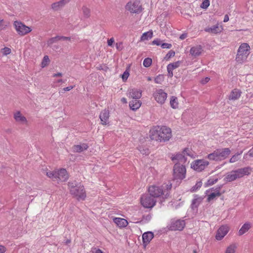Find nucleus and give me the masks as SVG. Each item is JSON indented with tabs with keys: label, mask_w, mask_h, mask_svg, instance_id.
Here are the masks:
<instances>
[{
	"label": "nucleus",
	"mask_w": 253,
	"mask_h": 253,
	"mask_svg": "<svg viewBox=\"0 0 253 253\" xmlns=\"http://www.w3.org/2000/svg\"><path fill=\"white\" fill-rule=\"evenodd\" d=\"M151 138L160 142L169 141L171 137L170 128L166 126H156L150 131Z\"/></svg>",
	"instance_id": "1"
},
{
	"label": "nucleus",
	"mask_w": 253,
	"mask_h": 253,
	"mask_svg": "<svg viewBox=\"0 0 253 253\" xmlns=\"http://www.w3.org/2000/svg\"><path fill=\"white\" fill-rule=\"evenodd\" d=\"M70 194L79 201L84 200L86 197L84 186L76 181L69 182L68 183Z\"/></svg>",
	"instance_id": "2"
},
{
	"label": "nucleus",
	"mask_w": 253,
	"mask_h": 253,
	"mask_svg": "<svg viewBox=\"0 0 253 253\" xmlns=\"http://www.w3.org/2000/svg\"><path fill=\"white\" fill-rule=\"evenodd\" d=\"M230 153L231 151L228 148L217 149L208 155L207 158L211 161H221L226 159Z\"/></svg>",
	"instance_id": "3"
},
{
	"label": "nucleus",
	"mask_w": 253,
	"mask_h": 253,
	"mask_svg": "<svg viewBox=\"0 0 253 253\" xmlns=\"http://www.w3.org/2000/svg\"><path fill=\"white\" fill-rule=\"evenodd\" d=\"M251 47L247 43H242L237 51L236 57L237 62L242 63L245 61L250 53Z\"/></svg>",
	"instance_id": "4"
},
{
	"label": "nucleus",
	"mask_w": 253,
	"mask_h": 253,
	"mask_svg": "<svg viewBox=\"0 0 253 253\" xmlns=\"http://www.w3.org/2000/svg\"><path fill=\"white\" fill-rule=\"evenodd\" d=\"M167 186V190L166 191H164L162 187L152 185L148 188L149 194L155 199L159 197L161 195H164L165 198H167L169 196L168 189H171V184H170L169 186Z\"/></svg>",
	"instance_id": "5"
},
{
	"label": "nucleus",
	"mask_w": 253,
	"mask_h": 253,
	"mask_svg": "<svg viewBox=\"0 0 253 253\" xmlns=\"http://www.w3.org/2000/svg\"><path fill=\"white\" fill-rule=\"evenodd\" d=\"M186 169L185 167L176 163L173 168V178L174 180H182L185 177Z\"/></svg>",
	"instance_id": "6"
},
{
	"label": "nucleus",
	"mask_w": 253,
	"mask_h": 253,
	"mask_svg": "<svg viewBox=\"0 0 253 253\" xmlns=\"http://www.w3.org/2000/svg\"><path fill=\"white\" fill-rule=\"evenodd\" d=\"M126 9L131 13L139 14L142 11V7L139 0H131L126 4Z\"/></svg>",
	"instance_id": "7"
},
{
	"label": "nucleus",
	"mask_w": 253,
	"mask_h": 253,
	"mask_svg": "<svg viewBox=\"0 0 253 253\" xmlns=\"http://www.w3.org/2000/svg\"><path fill=\"white\" fill-rule=\"evenodd\" d=\"M140 202L144 208L151 209L155 206L156 200L150 194H144L141 197Z\"/></svg>",
	"instance_id": "8"
},
{
	"label": "nucleus",
	"mask_w": 253,
	"mask_h": 253,
	"mask_svg": "<svg viewBox=\"0 0 253 253\" xmlns=\"http://www.w3.org/2000/svg\"><path fill=\"white\" fill-rule=\"evenodd\" d=\"M13 25L17 33L22 36L27 35L32 31L30 27L27 26L20 21H16Z\"/></svg>",
	"instance_id": "9"
},
{
	"label": "nucleus",
	"mask_w": 253,
	"mask_h": 253,
	"mask_svg": "<svg viewBox=\"0 0 253 253\" xmlns=\"http://www.w3.org/2000/svg\"><path fill=\"white\" fill-rule=\"evenodd\" d=\"M209 165V162L204 159L196 160L191 164L192 169L198 172L204 170Z\"/></svg>",
	"instance_id": "10"
},
{
	"label": "nucleus",
	"mask_w": 253,
	"mask_h": 253,
	"mask_svg": "<svg viewBox=\"0 0 253 253\" xmlns=\"http://www.w3.org/2000/svg\"><path fill=\"white\" fill-rule=\"evenodd\" d=\"M153 96L158 103L163 104L165 103L167 98V93L163 89H159L154 92Z\"/></svg>",
	"instance_id": "11"
},
{
	"label": "nucleus",
	"mask_w": 253,
	"mask_h": 253,
	"mask_svg": "<svg viewBox=\"0 0 253 253\" xmlns=\"http://www.w3.org/2000/svg\"><path fill=\"white\" fill-rule=\"evenodd\" d=\"M185 226V222L182 219H172L171 221L169 229L173 231H181Z\"/></svg>",
	"instance_id": "12"
},
{
	"label": "nucleus",
	"mask_w": 253,
	"mask_h": 253,
	"mask_svg": "<svg viewBox=\"0 0 253 253\" xmlns=\"http://www.w3.org/2000/svg\"><path fill=\"white\" fill-rule=\"evenodd\" d=\"M229 231V227L227 225H222L216 232L215 239L217 240H222Z\"/></svg>",
	"instance_id": "13"
},
{
	"label": "nucleus",
	"mask_w": 253,
	"mask_h": 253,
	"mask_svg": "<svg viewBox=\"0 0 253 253\" xmlns=\"http://www.w3.org/2000/svg\"><path fill=\"white\" fill-rule=\"evenodd\" d=\"M56 181L58 182H64L68 178V174L66 170L64 169H61L56 171Z\"/></svg>",
	"instance_id": "14"
},
{
	"label": "nucleus",
	"mask_w": 253,
	"mask_h": 253,
	"mask_svg": "<svg viewBox=\"0 0 253 253\" xmlns=\"http://www.w3.org/2000/svg\"><path fill=\"white\" fill-rule=\"evenodd\" d=\"M251 169L250 167H245L234 170L237 178H241L245 175L250 174Z\"/></svg>",
	"instance_id": "15"
},
{
	"label": "nucleus",
	"mask_w": 253,
	"mask_h": 253,
	"mask_svg": "<svg viewBox=\"0 0 253 253\" xmlns=\"http://www.w3.org/2000/svg\"><path fill=\"white\" fill-rule=\"evenodd\" d=\"M142 96V92L140 89L133 88L128 90V96L132 99H139Z\"/></svg>",
	"instance_id": "16"
},
{
	"label": "nucleus",
	"mask_w": 253,
	"mask_h": 253,
	"mask_svg": "<svg viewBox=\"0 0 253 253\" xmlns=\"http://www.w3.org/2000/svg\"><path fill=\"white\" fill-rule=\"evenodd\" d=\"M223 30L222 26H219L218 24L213 25L211 27H207L204 29L206 32L211 34H217L221 33Z\"/></svg>",
	"instance_id": "17"
},
{
	"label": "nucleus",
	"mask_w": 253,
	"mask_h": 253,
	"mask_svg": "<svg viewBox=\"0 0 253 253\" xmlns=\"http://www.w3.org/2000/svg\"><path fill=\"white\" fill-rule=\"evenodd\" d=\"M101 124L102 125H106L109 124V112L107 110L102 111L99 115Z\"/></svg>",
	"instance_id": "18"
},
{
	"label": "nucleus",
	"mask_w": 253,
	"mask_h": 253,
	"mask_svg": "<svg viewBox=\"0 0 253 253\" xmlns=\"http://www.w3.org/2000/svg\"><path fill=\"white\" fill-rule=\"evenodd\" d=\"M154 238V234L152 232H146L142 235V241L144 246L145 247Z\"/></svg>",
	"instance_id": "19"
},
{
	"label": "nucleus",
	"mask_w": 253,
	"mask_h": 253,
	"mask_svg": "<svg viewBox=\"0 0 253 253\" xmlns=\"http://www.w3.org/2000/svg\"><path fill=\"white\" fill-rule=\"evenodd\" d=\"M203 198L197 195H194V198L192 200L191 208L193 210H197L198 207L203 201Z\"/></svg>",
	"instance_id": "20"
},
{
	"label": "nucleus",
	"mask_w": 253,
	"mask_h": 253,
	"mask_svg": "<svg viewBox=\"0 0 253 253\" xmlns=\"http://www.w3.org/2000/svg\"><path fill=\"white\" fill-rule=\"evenodd\" d=\"M180 64V62L179 61L173 62L172 63H170L167 66V71L168 72V76L169 77L171 78L173 76V70L177 68H178Z\"/></svg>",
	"instance_id": "21"
},
{
	"label": "nucleus",
	"mask_w": 253,
	"mask_h": 253,
	"mask_svg": "<svg viewBox=\"0 0 253 253\" xmlns=\"http://www.w3.org/2000/svg\"><path fill=\"white\" fill-rule=\"evenodd\" d=\"M70 0H61L54 2L51 4V8L54 11H57L64 6Z\"/></svg>",
	"instance_id": "22"
},
{
	"label": "nucleus",
	"mask_w": 253,
	"mask_h": 253,
	"mask_svg": "<svg viewBox=\"0 0 253 253\" xmlns=\"http://www.w3.org/2000/svg\"><path fill=\"white\" fill-rule=\"evenodd\" d=\"M70 40H71L70 37L57 36L55 37H53V38L49 39L47 42V44L48 46H50L53 43L57 42L58 41H60V40L70 41Z\"/></svg>",
	"instance_id": "23"
},
{
	"label": "nucleus",
	"mask_w": 253,
	"mask_h": 253,
	"mask_svg": "<svg viewBox=\"0 0 253 253\" xmlns=\"http://www.w3.org/2000/svg\"><path fill=\"white\" fill-rule=\"evenodd\" d=\"M202 51L201 45H196L191 48L190 53L193 56L197 57L201 55Z\"/></svg>",
	"instance_id": "24"
},
{
	"label": "nucleus",
	"mask_w": 253,
	"mask_h": 253,
	"mask_svg": "<svg viewBox=\"0 0 253 253\" xmlns=\"http://www.w3.org/2000/svg\"><path fill=\"white\" fill-rule=\"evenodd\" d=\"M88 146L86 143H82L78 145H75L73 147L74 152L81 153L88 149Z\"/></svg>",
	"instance_id": "25"
},
{
	"label": "nucleus",
	"mask_w": 253,
	"mask_h": 253,
	"mask_svg": "<svg viewBox=\"0 0 253 253\" xmlns=\"http://www.w3.org/2000/svg\"><path fill=\"white\" fill-rule=\"evenodd\" d=\"M114 222L120 227H125L127 225L126 220L120 217H115L113 219Z\"/></svg>",
	"instance_id": "26"
},
{
	"label": "nucleus",
	"mask_w": 253,
	"mask_h": 253,
	"mask_svg": "<svg viewBox=\"0 0 253 253\" xmlns=\"http://www.w3.org/2000/svg\"><path fill=\"white\" fill-rule=\"evenodd\" d=\"M141 102L138 100V99H133L129 103V106L132 110L138 109L141 106Z\"/></svg>",
	"instance_id": "27"
},
{
	"label": "nucleus",
	"mask_w": 253,
	"mask_h": 253,
	"mask_svg": "<svg viewBox=\"0 0 253 253\" xmlns=\"http://www.w3.org/2000/svg\"><path fill=\"white\" fill-rule=\"evenodd\" d=\"M241 93L242 92L240 90L236 88L234 89L231 91L229 99L233 100H237L240 98Z\"/></svg>",
	"instance_id": "28"
},
{
	"label": "nucleus",
	"mask_w": 253,
	"mask_h": 253,
	"mask_svg": "<svg viewBox=\"0 0 253 253\" xmlns=\"http://www.w3.org/2000/svg\"><path fill=\"white\" fill-rule=\"evenodd\" d=\"M14 118L16 122L19 123L24 124L26 123L27 122L26 118L19 111L16 112L14 114Z\"/></svg>",
	"instance_id": "29"
},
{
	"label": "nucleus",
	"mask_w": 253,
	"mask_h": 253,
	"mask_svg": "<svg viewBox=\"0 0 253 253\" xmlns=\"http://www.w3.org/2000/svg\"><path fill=\"white\" fill-rule=\"evenodd\" d=\"M251 228V224L250 222H246L244 223L241 228L240 229L238 234L239 236H242Z\"/></svg>",
	"instance_id": "30"
},
{
	"label": "nucleus",
	"mask_w": 253,
	"mask_h": 253,
	"mask_svg": "<svg viewBox=\"0 0 253 253\" xmlns=\"http://www.w3.org/2000/svg\"><path fill=\"white\" fill-rule=\"evenodd\" d=\"M237 179V176L234 170L227 173L224 178V180L226 182H232Z\"/></svg>",
	"instance_id": "31"
},
{
	"label": "nucleus",
	"mask_w": 253,
	"mask_h": 253,
	"mask_svg": "<svg viewBox=\"0 0 253 253\" xmlns=\"http://www.w3.org/2000/svg\"><path fill=\"white\" fill-rule=\"evenodd\" d=\"M172 161L177 160L178 163H185L186 161L187 158L182 154H177L171 158Z\"/></svg>",
	"instance_id": "32"
},
{
	"label": "nucleus",
	"mask_w": 253,
	"mask_h": 253,
	"mask_svg": "<svg viewBox=\"0 0 253 253\" xmlns=\"http://www.w3.org/2000/svg\"><path fill=\"white\" fill-rule=\"evenodd\" d=\"M243 151L242 150L240 152L236 153L229 160V163H234L238 161L240 159V155L243 153Z\"/></svg>",
	"instance_id": "33"
},
{
	"label": "nucleus",
	"mask_w": 253,
	"mask_h": 253,
	"mask_svg": "<svg viewBox=\"0 0 253 253\" xmlns=\"http://www.w3.org/2000/svg\"><path fill=\"white\" fill-rule=\"evenodd\" d=\"M153 37V32L152 31H148L147 32H145L142 34L140 38V40L145 41V40H148L149 39H151Z\"/></svg>",
	"instance_id": "34"
},
{
	"label": "nucleus",
	"mask_w": 253,
	"mask_h": 253,
	"mask_svg": "<svg viewBox=\"0 0 253 253\" xmlns=\"http://www.w3.org/2000/svg\"><path fill=\"white\" fill-rule=\"evenodd\" d=\"M170 106L173 108L176 109L178 108V103L177 98L175 96H172L170 98Z\"/></svg>",
	"instance_id": "35"
},
{
	"label": "nucleus",
	"mask_w": 253,
	"mask_h": 253,
	"mask_svg": "<svg viewBox=\"0 0 253 253\" xmlns=\"http://www.w3.org/2000/svg\"><path fill=\"white\" fill-rule=\"evenodd\" d=\"M152 218V215L151 214H148L147 215H144L142 216V219L139 221L140 223L142 224H145L148 223L150 221Z\"/></svg>",
	"instance_id": "36"
},
{
	"label": "nucleus",
	"mask_w": 253,
	"mask_h": 253,
	"mask_svg": "<svg viewBox=\"0 0 253 253\" xmlns=\"http://www.w3.org/2000/svg\"><path fill=\"white\" fill-rule=\"evenodd\" d=\"M221 195V193H215L214 192L211 193L208 196L207 201L210 202L214 199L216 197H219Z\"/></svg>",
	"instance_id": "37"
},
{
	"label": "nucleus",
	"mask_w": 253,
	"mask_h": 253,
	"mask_svg": "<svg viewBox=\"0 0 253 253\" xmlns=\"http://www.w3.org/2000/svg\"><path fill=\"white\" fill-rule=\"evenodd\" d=\"M82 10L84 16L85 18H87L90 16V10L89 8L87 7L86 6H83L82 7Z\"/></svg>",
	"instance_id": "38"
},
{
	"label": "nucleus",
	"mask_w": 253,
	"mask_h": 253,
	"mask_svg": "<svg viewBox=\"0 0 253 253\" xmlns=\"http://www.w3.org/2000/svg\"><path fill=\"white\" fill-rule=\"evenodd\" d=\"M56 171H49L46 172V175L49 177L51 178L53 180L56 181Z\"/></svg>",
	"instance_id": "39"
},
{
	"label": "nucleus",
	"mask_w": 253,
	"mask_h": 253,
	"mask_svg": "<svg viewBox=\"0 0 253 253\" xmlns=\"http://www.w3.org/2000/svg\"><path fill=\"white\" fill-rule=\"evenodd\" d=\"M152 63V60L150 58H146L144 59L143 65L145 67H150Z\"/></svg>",
	"instance_id": "40"
},
{
	"label": "nucleus",
	"mask_w": 253,
	"mask_h": 253,
	"mask_svg": "<svg viewBox=\"0 0 253 253\" xmlns=\"http://www.w3.org/2000/svg\"><path fill=\"white\" fill-rule=\"evenodd\" d=\"M0 52L2 53L3 55L6 56L11 52V50L9 47H5L1 49Z\"/></svg>",
	"instance_id": "41"
},
{
	"label": "nucleus",
	"mask_w": 253,
	"mask_h": 253,
	"mask_svg": "<svg viewBox=\"0 0 253 253\" xmlns=\"http://www.w3.org/2000/svg\"><path fill=\"white\" fill-rule=\"evenodd\" d=\"M248 157H253V148L250 149L247 153L244 155V159L248 160Z\"/></svg>",
	"instance_id": "42"
},
{
	"label": "nucleus",
	"mask_w": 253,
	"mask_h": 253,
	"mask_svg": "<svg viewBox=\"0 0 253 253\" xmlns=\"http://www.w3.org/2000/svg\"><path fill=\"white\" fill-rule=\"evenodd\" d=\"M236 247L235 245H231L227 247L225 251V253H234L235 252Z\"/></svg>",
	"instance_id": "43"
},
{
	"label": "nucleus",
	"mask_w": 253,
	"mask_h": 253,
	"mask_svg": "<svg viewBox=\"0 0 253 253\" xmlns=\"http://www.w3.org/2000/svg\"><path fill=\"white\" fill-rule=\"evenodd\" d=\"M49 62V59L48 58V56L47 55H45L42 59V67H44L48 64V62Z\"/></svg>",
	"instance_id": "44"
},
{
	"label": "nucleus",
	"mask_w": 253,
	"mask_h": 253,
	"mask_svg": "<svg viewBox=\"0 0 253 253\" xmlns=\"http://www.w3.org/2000/svg\"><path fill=\"white\" fill-rule=\"evenodd\" d=\"M154 81L157 84H161L164 81V77L162 75H159L155 78Z\"/></svg>",
	"instance_id": "45"
},
{
	"label": "nucleus",
	"mask_w": 253,
	"mask_h": 253,
	"mask_svg": "<svg viewBox=\"0 0 253 253\" xmlns=\"http://www.w3.org/2000/svg\"><path fill=\"white\" fill-rule=\"evenodd\" d=\"M210 5L209 0H204L201 4V7L203 9H207Z\"/></svg>",
	"instance_id": "46"
},
{
	"label": "nucleus",
	"mask_w": 253,
	"mask_h": 253,
	"mask_svg": "<svg viewBox=\"0 0 253 253\" xmlns=\"http://www.w3.org/2000/svg\"><path fill=\"white\" fill-rule=\"evenodd\" d=\"M175 55V52L172 50H169L168 53L166 54L165 59H168L171 57L174 56Z\"/></svg>",
	"instance_id": "47"
},
{
	"label": "nucleus",
	"mask_w": 253,
	"mask_h": 253,
	"mask_svg": "<svg viewBox=\"0 0 253 253\" xmlns=\"http://www.w3.org/2000/svg\"><path fill=\"white\" fill-rule=\"evenodd\" d=\"M201 186H202L201 182H199L197 183L196 184V185L195 186H194L193 187H192V188H191V191H192V192L195 191L197 189L201 187Z\"/></svg>",
	"instance_id": "48"
},
{
	"label": "nucleus",
	"mask_w": 253,
	"mask_h": 253,
	"mask_svg": "<svg viewBox=\"0 0 253 253\" xmlns=\"http://www.w3.org/2000/svg\"><path fill=\"white\" fill-rule=\"evenodd\" d=\"M129 72L127 71H126L124 72L123 75H122V78L123 81H126L128 76H129Z\"/></svg>",
	"instance_id": "49"
},
{
	"label": "nucleus",
	"mask_w": 253,
	"mask_h": 253,
	"mask_svg": "<svg viewBox=\"0 0 253 253\" xmlns=\"http://www.w3.org/2000/svg\"><path fill=\"white\" fill-rule=\"evenodd\" d=\"M161 44H162V41L159 39H156L152 42V44H154V45L161 46Z\"/></svg>",
	"instance_id": "50"
},
{
	"label": "nucleus",
	"mask_w": 253,
	"mask_h": 253,
	"mask_svg": "<svg viewBox=\"0 0 253 253\" xmlns=\"http://www.w3.org/2000/svg\"><path fill=\"white\" fill-rule=\"evenodd\" d=\"M139 151L143 155H148L149 154V150L148 149H142L141 147H139Z\"/></svg>",
	"instance_id": "51"
},
{
	"label": "nucleus",
	"mask_w": 253,
	"mask_h": 253,
	"mask_svg": "<svg viewBox=\"0 0 253 253\" xmlns=\"http://www.w3.org/2000/svg\"><path fill=\"white\" fill-rule=\"evenodd\" d=\"M172 45L170 43H162L161 44V47L163 48H167V49H169L171 47Z\"/></svg>",
	"instance_id": "52"
},
{
	"label": "nucleus",
	"mask_w": 253,
	"mask_h": 253,
	"mask_svg": "<svg viewBox=\"0 0 253 253\" xmlns=\"http://www.w3.org/2000/svg\"><path fill=\"white\" fill-rule=\"evenodd\" d=\"M6 24H5L3 21V20L0 21V30H3L5 29L6 27Z\"/></svg>",
	"instance_id": "53"
},
{
	"label": "nucleus",
	"mask_w": 253,
	"mask_h": 253,
	"mask_svg": "<svg viewBox=\"0 0 253 253\" xmlns=\"http://www.w3.org/2000/svg\"><path fill=\"white\" fill-rule=\"evenodd\" d=\"M218 179H210L208 181V184L209 185H212L217 182Z\"/></svg>",
	"instance_id": "54"
},
{
	"label": "nucleus",
	"mask_w": 253,
	"mask_h": 253,
	"mask_svg": "<svg viewBox=\"0 0 253 253\" xmlns=\"http://www.w3.org/2000/svg\"><path fill=\"white\" fill-rule=\"evenodd\" d=\"M97 68L99 70H103L106 71L108 69V67L104 65H99Z\"/></svg>",
	"instance_id": "55"
},
{
	"label": "nucleus",
	"mask_w": 253,
	"mask_h": 253,
	"mask_svg": "<svg viewBox=\"0 0 253 253\" xmlns=\"http://www.w3.org/2000/svg\"><path fill=\"white\" fill-rule=\"evenodd\" d=\"M210 80V78L206 77L201 80V83L202 84H205L207 83L208 82H209Z\"/></svg>",
	"instance_id": "56"
},
{
	"label": "nucleus",
	"mask_w": 253,
	"mask_h": 253,
	"mask_svg": "<svg viewBox=\"0 0 253 253\" xmlns=\"http://www.w3.org/2000/svg\"><path fill=\"white\" fill-rule=\"evenodd\" d=\"M114 42V39L113 38H111L107 41L108 45L109 46H112L113 43Z\"/></svg>",
	"instance_id": "57"
},
{
	"label": "nucleus",
	"mask_w": 253,
	"mask_h": 253,
	"mask_svg": "<svg viewBox=\"0 0 253 253\" xmlns=\"http://www.w3.org/2000/svg\"><path fill=\"white\" fill-rule=\"evenodd\" d=\"M116 48L118 50H121L122 49V42H117L116 44Z\"/></svg>",
	"instance_id": "58"
},
{
	"label": "nucleus",
	"mask_w": 253,
	"mask_h": 253,
	"mask_svg": "<svg viewBox=\"0 0 253 253\" xmlns=\"http://www.w3.org/2000/svg\"><path fill=\"white\" fill-rule=\"evenodd\" d=\"M73 87H74V86H72V85H70V86H67V87H64V88L63 89V90L64 91H70V90H71L72 89H73Z\"/></svg>",
	"instance_id": "59"
},
{
	"label": "nucleus",
	"mask_w": 253,
	"mask_h": 253,
	"mask_svg": "<svg viewBox=\"0 0 253 253\" xmlns=\"http://www.w3.org/2000/svg\"><path fill=\"white\" fill-rule=\"evenodd\" d=\"M5 251V248L3 246H0V253H4Z\"/></svg>",
	"instance_id": "60"
},
{
	"label": "nucleus",
	"mask_w": 253,
	"mask_h": 253,
	"mask_svg": "<svg viewBox=\"0 0 253 253\" xmlns=\"http://www.w3.org/2000/svg\"><path fill=\"white\" fill-rule=\"evenodd\" d=\"M221 188V186H218V187H216L215 188V189L214 190V192L215 193H217V192L218 193H220V191Z\"/></svg>",
	"instance_id": "61"
},
{
	"label": "nucleus",
	"mask_w": 253,
	"mask_h": 253,
	"mask_svg": "<svg viewBox=\"0 0 253 253\" xmlns=\"http://www.w3.org/2000/svg\"><path fill=\"white\" fill-rule=\"evenodd\" d=\"M187 37V34H183L180 36L179 39L180 40H184Z\"/></svg>",
	"instance_id": "62"
},
{
	"label": "nucleus",
	"mask_w": 253,
	"mask_h": 253,
	"mask_svg": "<svg viewBox=\"0 0 253 253\" xmlns=\"http://www.w3.org/2000/svg\"><path fill=\"white\" fill-rule=\"evenodd\" d=\"M229 21V17L228 15H225L224 17L223 22H227Z\"/></svg>",
	"instance_id": "63"
},
{
	"label": "nucleus",
	"mask_w": 253,
	"mask_h": 253,
	"mask_svg": "<svg viewBox=\"0 0 253 253\" xmlns=\"http://www.w3.org/2000/svg\"><path fill=\"white\" fill-rule=\"evenodd\" d=\"M62 76V74L61 73H56V74H54L53 75V77H61Z\"/></svg>",
	"instance_id": "64"
}]
</instances>
